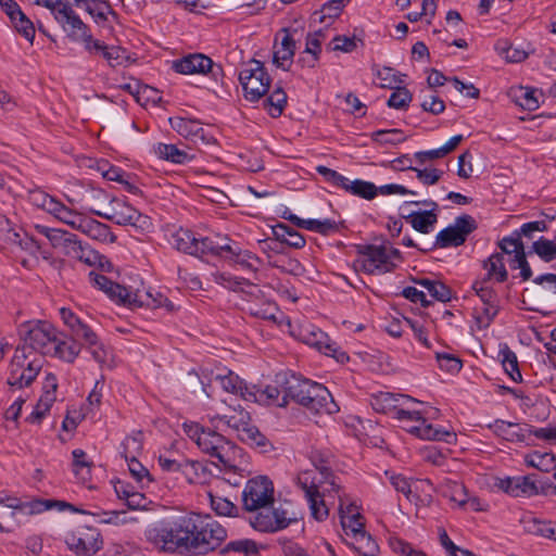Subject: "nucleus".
<instances>
[{
    "mask_svg": "<svg viewBox=\"0 0 556 556\" xmlns=\"http://www.w3.org/2000/svg\"><path fill=\"white\" fill-rule=\"evenodd\" d=\"M59 14H62L61 18H70L72 21L70 29L79 34L81 40L85 42L86 50L90 53L101 55L111 67L121 66L128 60L127 52L124 48L108 46L103 41L93 39L89 27L73 10L63 9Z\"/></svg>",
    "mask_w": 556,
    "mask_h": 556,
    "instance_id": "obj_4",
    "label": "nucleus"
},
{
    "mask_svg": "<svg viewBox=\"0 0 556 556\" xmlns=\"http://www.w3.org/2000/svg\"><path fill=\"white\" fill-rule=\"evenodd\" d=\"M497 247L501 249L500 253L507 254V255H518L519 253H522L526 251V247L518 237V233L513 231L509 236H506L502 238L497 242Z\"/></svg>",
    "mask_w": 556,
    "mask_h": 556,
    "instance_id": "obj_57",
    "label": "nucleus"
},
{
    "mask_svg": "<svg viewBox=\"0 0 556 556\" xmlns=\"http://www.w3.org/2000/svg\"><path fill=\"white\" fill-rule=\"evenodd\" d=\"M452 500L457 502L458 505L462 507L465 505H469V507L473 511L483 510L480 500L478 497H468L467 490L463 484L456 483L453 486Z\"/></svg>",
    "mask_w": 556,
    "mask_h": 556,
    "instance_id": "obj_59",
    "label": "nucleus"
},
{
    "mask_svg": "<svg viewBox=\"0 0 556 556\" xmlns=\"http://www.w3.org/2000/svg\"><path fill=\"white\" fill-rule=\"evenodd\" d=\"M42 367L41 357H35L25 364L24 370L18 376V382L14 381L17 384V389H22L24 387H28L31 382L37 378L39 371Z\"/></svg>",
    "mask_w": 556,
    "mask_h": 556,
    "instance_id": "obj_55",
    "label": "nucleus"
},
{
    "mask_svg": "<svg viewBox=\"0 0 556 556\" xmlns=\"http://www.w3.org/2000/svg\"><path fill=\"white\" fill-rule=\"evenodd\" d=\"M528 253H534L544 263H551L556 260V239L549 240L545 237H540L532 243Z\"/></svg>",
    "mask_w": 556,
    "mask_h": 556,
    "instance_id": "obj_45",
    "label": "nucleus"
},
{
    "mask_svg": "<svg viewBox=\"0 0 556 556\" xmlns=\"http://www.w3.org/2000/svg\"><path fill=\"white\" fill-rule=\"evenodd\" d=\"M228 445L229 441L224 435L210 428H206L202 437L198 438V447L224 465L227 464L224 452Z\"/></svg>",
    "mask_w": 556,
    "mask_h": 556,
    "instance_id": "obj_22",
    "label": "nucleus"
},
{
    "mask_svg": "<svg viewBox=\"0 0 556 556\" xmlns=\"http://www.w3.org/2000/svg\"><path fill=\"white\" fill-rule=\"evenodd\" d=\"M73 455V471L76 477L81 481H87L91 477L92 463L87 459V454L80 448L72 452Z\"/></svg>",
    "mask_w": 556,
    "mask_h": 556,
    "instance_id": "obj_49",
    "label": "nucleus"
},
{
    "mask_svg": "<svg viewBox=\"0 0 556 556\" xmlns=\"http://www.w3.org/2000/svg\"><path fill=\"white\" fill-rule=\"evenodd\" d=\"M478 228L476 219L469 214L457 216L453 225L447 226L438 232L435 241L430 248H420L422 252L433 251L438 248L446 249L463 245L467 237Z\"/></svg>",
    "mask_w": 556,
    "mask_h": 556,
    "instance_id": "obj_6",
    "label": "nucleus"
},
{
    "mask_svg": "<svg viewBox=\"0 0 556 556\" xmlns=\"http://www.w3.org/2000/svg\"><path fill=\"white\" fill-rule=\"evenodd\" d=\"M283 36L280 45H274L273 62L283 71H288L295 53V40L287 28L282 29Z\"/></svg>",
    "mask_w": 556,
    "mask_h": 556,
    "instance_id": "obj_27",
    "label": "nucleus"
},
{
    "mask_svg": "<svg viewBox=\"0 0 556 556\" xmlns=\"http://www.w3.org/2000/svg\"><path fill=\"white\" fill-rule=\"evenodd\" d=\"M353 538L355 543L351 544L353 549L362 556H376L379 553V546L372 536L365 530L364 523L353 526Z\"/></svg>",
    "mask_w": 556,
    "mask_h": 556,
    "instance_id": "obj_30",
    "label": "nucleus"
},
{
    "mask_svg": "<svg viewBox=\"0 0 556 556\" xmlns=\"http://www.w3.org/2000/svg\"><path fill=\"white\" fill-rule=\"evenodd\" d=\"M28 358H30V352L27 353V346L17 345L9 367V378L7 381L9 386L17 388V384L14 381L18 382V376L24 370Z\"/></svg>",
    "mask_w": 556,
    "mask_h": 556,
    "instance_id": "obj_37",
    "label": "nucleus"
},
{
    "mask_svg": "<svg viewBox=\"0 0 556 556\" xmlns=\"http://www.w3.org/2000/svg\"><path fill=\"white\" fill-rule=\"evenodd\" d=\"M282 392L277 386H267L265 389H258L256 386H251L250 392L244 393V401L260 404L279 403V395Z\"/></svg>",
    "mask_w": 556,
    "mask_h": 556,
    "instance_id": "obj_34",
    "label": "nucleus"
},
{
    "mask_svg": "<svg viewBox=\"0 0 556 556\" xmlns=\"http://www.w3.org/2000/svg\"><path fill=\"white\" fill-rule=\"evenodd\" d=\"M490 281L482 279L472 285V289L483 303L482 313L477 317L480 328H488L498 313V296L495 290L489 285Z\"/></svg>",
    "mask_w": 556,
    "mask_h": 556,
    "instance_id": "obj_16",
    "label": "nucleus"
},
{
    "mask_svg": "<svg viewBox=\"0 0 556 556\" xmlns=\"http://www.w3.org/2000/svg\"><path fill=\"white\" fill-rule=\"evenodd\" d=\"M274 485L266 476H258L250 479L242 492L243 507L248 511H254L273 504Z\"/></svg>",
    "mask_w": 556,
    "mask_h": 556,
    "instance_id": "obj_9",
    "label": "nucleus"
},
{
    "mask_svg": "<svg viewBox=\"0 0 556 556\" xmlns=\"http://www.w3.org/2000/svg\"><path fill=\"white\" fill-rule=\"evenodd\" d=\"M276 382L282 388L283 396L278 406L285 407L289 400L300 404L304 401L305 394L309 393V388L314 381L302 378L295 374H279L276 376Z\"/></svg>",
    "mask_w": 556,
    "mask_h": 556,
    "instance_id": "obj_15",
    "label": "nucleus"
},
{
    "mask_svg": "<svg viewBox=\"0 0 556 556\" xmlns=\"http://www.w3.org/2000/svg\"><path fill=\"white\" fill-rule=\"evenodd\" d=\"M405 402L417 403L418 401L408 395L392 394L386 392L374 396V399L371 400V406L376 412L379 413L387 414L391 410L395 413L399 407V403L402 405Z\"/></svg>",
    "mask_w": 556,
    "mask_h": 556,
    "instance_id": "obj_31",
    "label": "nucleus"
},
{
    "mask_svg": "<svg viewBox=\"0 0 556 556\" xmlns=\"http://www.w3.org/2000/svg\"><path fill=\"white\" fill-rule=\"evenodd\" d=\"M155 152L161 159L175 164H186L194 159V155H189L185 150L169 143H157Z\"/></svg>",
    "mask_w": 556,
    "mask_h": 556,
    "instance_id": "obj_42",
    "label": "nucleus"
},
{
    "mask_svg": "<svg viewBox=\"0 0 556 556\" xmlns=\"http://www.w3.org/2000/svg\"><path fill=\"white\" fill-rule=\"evenodd\" d=\"M0 505L12 509V510L7 511V515H8L7 523L0 522V532L11 533L17 527V521L15 518V510L16 509H20V510L25 509V505L23 502L20 501V498L15 497V496L2 495L1 492H0Z\"/></svg>",
    "mask_w": 556,
    "mask_h": 556,
    "instance_id": "obj_36",
    "label": "nucleus"
},
{
    "mask_svg": "<svg viewBox=\"0 0 556 556\" xmlns=\"http://www.w3.org/2000/svg\"><path fill=\"white\" fill-rule=\"evenodd\" d=\"M509 96L513 101L523 110L534 111L540 106L539 100L535 97V90L529 87L520 86L518 88H513L509 91Z\"/></svg>",
    "mask_w": 556,
    "mask_h": 556,
    "instance_id": "obj_44",
    "label": "nucleus"
},
{
    "mask_svg": "<svg viewBox=\"0 0 556 556\" xmlns=\"http://www.w3.org/2000/svg\"><path fill=\"white\" fill-rule=\"evenodd\" d=\"M197 245L198 252L194 254L197 257L204 255L218 256L250 271H256L262 263L256 254L242 249L239 242L227 235L215 233L207 237H197Z\"/></svg>",
    "mask_w": 556,
    "mask_h": 556,
    "instance_id": "obj_2",
    "label": "nucleus"
},
{
    "mask_svg": "<svg viewBox=\"0 0 556 556\" xmlns=\"http://www.w3.org/2000/svg\"><path fill=\"white\" fill-rule=\"evenodd\" d=\"M78 8H84L98 25H104L108 16L114 20L118 18V14L112 9L108 0H74Z\"/></svg>",
    "mask_w": 556,
    "mask_h": 556,
    "instance_id": "obj_28",
    "label": "nucleus"
},
{
    "mask_svg": "<svg viewBox=\"0 0 556 556\" xmlns=\"http://www.w3.org/2000/svg\"><path fill=\"white\" fill-rule=\"evenodd\" d=\"M287 104V94L281 87H277L263 102V108L271 117H279Z\"/></svg>",
    "mask_w": 556,
    "mask_h": 556,
    "instance_id": "obj_47",
    "label": "nucleus"
},
{
    "mask_svg": "<svg viewBox=\"0 0 556 556\" xmlns=\"http://www.w3.org/2000/svg\"><path fill=\"white\" fill-rule=\"evenodd\" d=\"M528 252L525 251L518 255H514L509 258L508 263L511 269H520L519 277L522 281H528L532 278L533 271L528 262Z\"/></svg>",
    "mask_w": 556,
    "mask_h": 556,
    "instance_id": "obj_62",
    "label": "nucleus"
},
{
    "mask_svg": "<svg viewBox=\"0 0 556 556\" xmlns=\"http://www.w3.org/2000/svg\"><path fill=\"white\" fill-rule=\"evenodd\" d=\"M157 463L162 470L166 472H181L184 475H187L188 468H194L197 465L195 462L189 460L187 458L174 459L165 455H160Z\"/></svg>",
    "mask_w": 556,
    "mask_h": 556,
    "instance_id": "obj_54",
    "label": "nucleus"
},
{
    "mask_svg": "<svg viewBox=\"0 0 556 556\" xmlns=\"http://www.w3.org/2000/svg\"><path fill=\"white\" fill-rule=\"evenodd\" d=\"M36 229L39 233L43 235L54 248L61 249L63 254H65V251L76 236L66 230L54 229L42 225H37Z\"/></svg>",
    "mask_w": 556,
    "mask_h": 556,
    "instance_id": "obj_35",
    "label": "nucleus"
},
{
    "mask_svg": "<svg viewBox=\"0 0 556 556\" xmlns=\"http://www.w3.org/2000/svg\"><path fill=\"white\" fill-rule=\"evenodd\" d=\"M51 349L50 354L67 363H73L80 352V345L74 339L67 342L59 337H56Z\"/></svg>",
    "mask_w": 556,
    "mask_h": 556,
    "instance_id": "obj_41",
    "label": "nucleus"
},
{
    "mask_svg": "<svg viewBox=\"0 0 556 556\" xmlns=\"http://www.w3.org/2000/svg\"><path fill=\"white\" fill-rule=\"evenodd\" d=\"M316 172L332 187L342 189L354 197L368 201L377 197V186L374 182L363 179L350 180L339 172L324 165H318Z\"/></svg>",
    "mask_w": 556,
    "mask_h": 556,
    "instance_id": "obj_8",
    "label": "nucleus"
},
{
    "mask_svg": "<svg viewBox=\"0 0 556 556\" xmlns=\"http://www.w3.org/2000/svg\"><path fill=\"white\" fill-rule=\"evenodd\" d=\"M495 485L514 497H532L536 495V481L531 475L498 479Z\"/></svg>",
    "mask_w": 556,
    "mask_h": 556,
    "instance_id": "obj_20",
    "label": "nucleus"
},
{
    "mask_svg": "<svg viewBox=\"0 0 556 556\" xmlns=\"http://www.w3.org/2000/svg\"><path fill=\"white\" fill-rule=\"evenodd\" d=\"M498 357L501 358L505 372L510 377V379L515 382H521L522 375L519 369L516 353L507 344H503L501 345Z\"/></svg>",
    "mask_w": 556,
    "mask_h": 556,
    "instance_id": "obj_38",
    "label": "nucleus"
},
{
    "mask_svg": "<svg viewBox=\"0 0 556 556\" xmlns=\"http://www.w3.org/2000/svg\"><path fill=\"white\" fill-rule=\"evenodd\" d=\"M144 535L152 544L161 545L164 552L207 554L219 547L227 531L211 517L191 514L154 522L146 529Z\"/></svg>",
    "mask_w": 556,
    "mask_h": 556,
    "instance_id": "obj_1",
    "label": "nucleus"
},
{
    "mask_svg": "<svg viewBox=\"0 0 556 556\" xmlns=\"http://www.w3.org/2000/svg\"><path fill=\"white\" fill-rule=\"evenodd\" d=\"M413 99L412 93L405 87H396L387 102L389 108L402 110L409 105Z\"/></svg>",
    "mask_w": 556,
    "mask_h": 556,
    "instance_id": "obj_63",
    "label": "nucleus"
},
{
    "mask_svg": "<svg viewBox=\"0 0 556 556\" xmlns=\"http://www.w3.org/2000/svg\"><path fill=\"white\" fill-rule=\"evenodd\" d=\"M239 81L243 89L244 99L256 102L268 92L271 78L263 62L251 59L240 71Z\"/></svg>",
    "mask_w": 556,
    "mask_h": 556,
    "instance_id": "obj_5",
    "label": "nucleus"
},
{
    "mask_svg": "<svg viewBox=\"0 0 556 556\" xmlns=\"http://www.w3.org/2000/svg\"><path fill=\"white\" fill-rule=\"evenodd\" d=\"M90 283L103 291L112 301L126 306L130 290L96 271L89 273Z\"/></svg>",
    "mask_w": 556,
    "mask_h": 556,
    "instance_id": "obj_23",
    "label": "nucleus"
},
{
    "mask_svg": "<svg viewBox=\"0 0 556 556\" xmlns=\"http://www.w3.org/2000/svg\"><path fill=\"white\" fill-rule=\"evenodd\" d=\"M357 253L364 258L358 261L361 269L369 275H381L394 269L391 255L383 245L363 244L357 247Z\"/></svg>",
    "mask_w": 556,
    "mask_h": 556,
    "instance_id": "obj_12",
    "label": "nucleus"
},
{
    "mask_svg": "<svg viewBox=\"0 0 556 556\" xmlns=\"http://www.w3.org/2000/svg\"><path fill=\"white\" fill-rule=\"evenodd\" d=\"M93 200H109L111 204L115 203L108 212H102L96 208H88V211L103 219L110 220L119 226H131L135 229L144 232L149 231L152 227L151 218L128 205L125 202L118 201L116 198H110L103 190L93 189L91 191Z\"/></svg>",
    "mask_w": 556,
    "mask_h": 556,
    "instance_id": "obj_3",
    "label": "nucleus"
},
{
    "mask_svg": "<svg viewBox=\"0 0 556 556\" xmlns=\"http://www.w3.org/2000/svg\"><path fill=\"white\" fill-rule=\"evenodd\" d=\"M298 485L304 491L305 497L308 501L312 516L318 520L323 521L328 517V508L325 505L321 494L318 491L316 484L308 483V478L306 473L304 476H299Z\"/></svg>",
    "mask_w": 556,
    "mask_h": 556,
    "instance_id": "obj_24",
    "label": "nucleus"
},
{
    "mask_svg": "<svg viewBox=\"0 0 556 556\" xmlns=\"http://www.w3.org/2000/svg\"><path fill=\"white\" fill-rule=\"evenodd\" d=\"M238 438L243 443L258 448L261 453H267L274 448L268 439L253 425L243 429V432Z\"/></svg>",
    "mask_w": 556,
    "mask_h": 556,
    "instance_id": "obj_39",
    "label": "nucleus"
},
{
    "mask_svg": "<svg viewBox=\"0 0 556 556\" xmlns=\"http://www.w3.org/2000/svg\"><path fill=\"white\" fill-rule=\"evenodd\" d=\"M68 257L76 258L87 265H99L104 268L105 265L109 267L111 263L108 258L100 255L97 251L90 249L88 245H84L80 240H78L77 236L72 240L68 249L65 251V254Z\"/></svg>",
    "mask_w": 556,
    "mask_h": 556,
    "instance_id": "obj_26",
    "label": "nucleus"
},
{
    "mask_svg": "<svg viewBox=\"0 0 556 556\" xmlns=\"http://www.w3.org/2000/svg\"><path fill=\"white\" fill-rule=\"evenodd\" d=\"M229 428L236 430L238 435L243 432V429H247L251 425V416L250 413L244 410L243 408L239 410H233L232 415H224L219 417Z\"/></svg>",
    "mask_w": 556,
    "mask_h": 556,
    "instance_id": "obj_53",
    "label": "nucleus"
},
{
    "mask_svg": "<svg viewBox=\"0 0 556 556\" xmlns=\"http://www.w3.org/2000/svg\"><path fill=\"white\" fill-rule=\"evenodd\" d=\"M126 302V306L130 308L146 306L149 308L164 307L167 312L175 311L174 303L161 291L153 288L130 290Z\"/></svg>",
    "mask_w": 556,
    "mask_h": 556,
    "instance_id": "obj_18",
    "label": "nucleus"
},
{
    "mask_svg": "<svg viewBox=\"0 0 556 556\" xmlns=\"http://www.w3.org/2000/svg\"><path fill=\"white\" fill-rule=\"evenodd\" d=\"M351 0H329L327 1L319 11L314 12V16H318L319 23H326L327 20L330 23L339 17L342 10Z\"/></svg>",
    "mask_w": 556,
    "mask_h": 556,
    "instance_id": "obj_50",
    "label": "nucleus"
},
{
    "mask_svg": "<svg viewBox=\"0 0 556 556\" xmlns=\"http://www.w3.org/2000/svg\"><path fill=\"white\" fill-rule=\"evenodd\" d=\"M10 23L21 36L33 45L36 34L35 26L23 11L14 16V20H10Z\"/></svg>",
    "mask_w": 556,
    "mask_h": 556,
    "instance_id": "obj_56",
    "label": "nucleus"
},
{
    "mask_svg": "<svg viewBox=\"0 0 556 556\" xmlns=\"http://www.w3.org/2000/svg\"><path fill=\"white\" fill-rule=\"evenodd\" d=\"M80 231L100 242L113 243L116 241V236L111 231V227L93 218H85Z\"/></svg>",
    "mask_w": 556,
    "mask_h": 556,
    "instance_id": "obj_32",
    "label": "nucleus"
},
{
    "mask_svg": "<svg viewBox=\"0 0 556 556\" xmlns=\"http://www.w3.org/2000/svg\"><path fill=\"white\" fill-rule=\"evenodd\" d=\"M65 543L79 556H91L102 547L99 530L87 526L66 533Z\"/></svg>",
    "mask_w": 556,
    "mask_h": 556,
    "instance_id": "obj_13",
    "label": "nucleus"
},
{
    "mask_svg": "<svg viewBox=\"0 0 556 556\" xmlns=\"http://www.w3.org/2000/svg\"><path fill=\"white\" fill-rule=\"evenodd\" d=\"M528 532L556 541V522L533 518L526 523Z\"/></svg>",
    "mask_w": 556,
    "mask_h": 556,
    "instance_id": "obj_51",
    "label": "nucleus"
},
{
    "mask_svg": "<svg viewBox=\"0 0 556 556\" xmlns=\"http://www.w3.org/2000/svg\"><path fill=\"white\" fill-rule=\"evenodd\" d=\"M526 464L541 471L548 472L555 468L556 457L553 453L533 452L526 456Z\"/></svg>",
    "mask_w": 556,
    "mask_h": 556,
    "instance_id": "obj_52",
    "label": "nucleus"
},
{
    "mask_svg": "<svg viewBox=\"0 0 556 556\" xmlns=\"http://www.w3.org/2000/svg\"><path fill=\"white\" fill-rule=\"evenodd\" d=\"M222 388L230 393L239 394L244 400V393L250 392L251 386H248L238 375L229 371L227 375H218Z\"/></svg>",
    "mask_w": 556,
    "mask_h": 556,
    "instance_id": "obj_48",
    "label": "nucleus"
},
{
    "mask_svg": "<svg viewBox=\"0 0 556 556\" xmlns=\"http://www.w3.org/2000/svg\"><path fill=\"white\" fill-rule=\"evenodd\" d=\"M483 268L486 269V279L490 281L494 278L497 282H504L508 278V271L504 264L503 253L495 252L491 254L484 262Z\"/></svg>",
    "mask_w": 556,
    "mask_h": 556,
    "instance_id": "obj_33",
    "label": "nucleus"
},
{
    "mask_svg": "<svg viewBox=\"0 0 556 556\" xmlns=\"http://www.w3.org/2000/svg\"><path fill=\"white\" fill-rule=\"evenodd\" d=\"M172 128L180 136L197 141L207 142L205 131L201 124L195 119L175 116L169 118Z\"/></svg>",
    "mask_w": 556,
    "mask_h": 556,
    "instance_id": "obj_29",
    "label": "nucleus"
},
{
    "mask_svg": "<svg viewBox=\"0 0 556 556\" xmlns=\"http://www.w3.org/2000/svg\"><path fill=\"white\" fill-rule=\"evenodd\" d=\"M301 405L314 414L330 415L339 412V406L334 402L329 390L318 382L312 383L309 393L305 394L304 401Z\"/></svg>",
    "mask_w": 556,
    "mask_h": 556,
    "instance_id": "obj_17",
    "label": "nucleus"
},
{
    "mask_svg": "<svg viewBox=\"0 0 556 556\" xmlns=\"http://www.w3.org/2000/svg\"><path fill=\"white\" fill-rule=\"evenodd\" d=\"M279 520H275V517H273V513H258L255 515V517L251 520V526L261 532H277L279 531Z\"/></svg>",
    "mask_w": 556,
    "mask_h": 556,
    "instance_id": "obj_61",
    "label": "nucleus"
},
{
    "mask_svg": "<svg viewBox=\"0 0 556 556\" xmlns=\"http://www.w3.org/2000/svg\"><path fill=\"white\" fill-rule=\"evenodd\" d=\"M300 339L307 345L317 349L327 356L336 358L340 363L349 361V355L342 351L329 336L313 325L302 326Z\"/></svg>",
    "mask_w": 556,
    "mask_h": 556,
    "instance_id": "obj_14",
    "label": "nucleus"
},
{
    "mask_svg": "<svg viewBox=\"0 0 556 556\" xmlns=\"http://www.w3.org/2000/svg\"><path fill=\"white\" fill-rule=\"evenodd\" d=\"M371 138L375 142L380 144H399L406 140V137L403 135V131L397 128L393 129H380L372 132Z\"/></svg>",
    "mask_w": 556,
    "mask_h": 556,
    "instance_id": "obj_58",
    "label": "nucleus"
},
{
    "mask_svg": "<svg viewBox=\"0 0 556 556\" xmlns=\"http://www.w3.org/2000/svg\"><path fill=\"white\" fill-rule=\"evenodd\" d=\"M435 359L441 369L452 374L458 372L463 367L460 358L453 354L437 352Z\"/></svg>",
    "mask_w": 556,
    "mask_h": 556,
    "instance_id": "obj_64",
    "label": "nucleus"
},
{
    "mask_svg": "<svg viewBox=\"0 0 556 556\" xmlns=\"http://www.w3.org/2000/svg\"><path fill=\"white\" fill-rule=\"evenodd\" d=\"M142 433L139 431L132 435H128L122 443V455L125 459L136 458L142 451Z\"/></svg>",
    "mask_w": 556,
    "mask_h": 556,
    "instance_id": "obj_60",
    "label": "nucleus"
},
{
    "mask_svg": "<svg viewBox=\"0 0 556 556\" xmlns=\"http://www.w3.org/2000/svg\"><path fill=\"white\" fill-rule=\"evenodd\" d=\"M60 316L64 324L70 328L75 338L84 339L89 346L98 344V337L91 328L84 324L70 308H60Z\"/></svg>",
    "mask_w": 556,
    "mask_h": 556,
    "instance_id": "obj_25",
    "label": "nucleus"
},
{
    "mask_svg": "<svg viewBox=\"0 0 556 556\" xmlns=\"http://www.w3.org/2000/svg\"><path fill=\"white\" fill-rule=\"evenodd\" d=\"M20 336L24 342L22 345L27 346V353L30 352V356L35 352L41 355L50 354L58 337L55 328L48 321L28 323L20 330Z\"/></svg>",
    "mask_w": 556,
    "mask_h": 556,
    "instance_id": "obj_7",
    "label": "nucleus"
},
{
    "mask_svg": "<svg viewBox=\"0 0 556 556\" xmlns=\"http://www.w3.org/2000/svg\"><path fill=\"white\" fill-rule=\"evenodd\" d=\"M268 265L292 276H302L305 271L296 258H291L286 253L279 256L268 255Z\"/></svg>",
    "mask_w": 556,
    "mask_h": 556,
    "instance_id": "obj_40",
    "label": "nucleus"
},
{
    "mask_svg": "<svg viewBox=\"0 0 556 556\" xmlns=\"http://www.w3.org/2000/svg\"><path fill=\"white\" fill-rule=\"evenodd\" d=\"M488 428L498 438L506 440L511 443H527L531 444L530 431L532 426L528 424H517L496 419L494 422L489 424Z\"/></svg>",
    "mask_w": 556,
    "mask_h": 556,
    "instance_id": "obj_19",
    "label": "nucleus"
},
{
    "mask_svg": "<svg viewBox=\"0 0 556 556\" xmlns=\"http://www.w3.org/2000/svg\"><path fill=\"white\" fill-rule=\"evenodd\" d=\"M394 417L399 420L420 421V425L413 427L410 432L415 433L422 440L443 441L446 443H452L456 440L455 432L442 428H435L431 424H428L422 413L419 410L397 407Z\"/></svg>",
    "mask_w": 556,
    "mask_h": 556,
    "instance_id": "obj_10",
    "label": "nucleus"
},
{
    "mask_svg": "<svg viewBox=\"0 0 556 556\" xmlns=\"http://www.w3.org/2000/svg\"><path fill=\"white\" fill-rule=\"evenodd\" d=\"M413 204L430 205L431 210L412 212L408 215H402L413 227L414 230L420 233H429L432 231L433 226L438 222V214L435 213L438 204L434 201H414Z\"/></svg>",
    "mask_w": 556,
    "mask_h": 556,
    "instance_id": "obj_21",
    "label": "nucleus"
},
{
    "mask_svg": "<svg viewBox=\"0 0 556 556\" xmlns=\"http://www.w3.org/2000/svg\"><path fill=\"white\" fill-rule=\"evenodd\" d=\"M417 285L427 289L429 294L440 302H448L452 299V290L443 282L419 278L414 280Z\"/></svg>",
    "mask_w": 556,
    "mask_h": 556,
    "instance_id": "obj_46",
    "label": "nucleus"
},
{
    "mask_svg": "<svg viewBox=\"0 0 556 556\" xmlns=\"http://www.w3.org/2000/svg\"><path fill=\"white\" fill-rule=\"evenodd\" d=\"M172 68L179 74H210L217 84L224 76L220 64H215L213 60L202 53L188 54L172 63Z\"/></svg>",
    "mask_w": 556,
    "mask_h": 556,
    "instance_id": "obj_11",
    "label": "nucleus"
},
{
    "mask_svg": "<svg viewBox=\"0 0 556 556\" xmlns=\"http://www.w3.org/2000/svg\"><path fill=\"white\" fill-rule=\"evenodd\" d=\"M173 245L178 251L192 256L198 252L197 237L189 229L180 228L173 233Z\"/></svg>",
    "mask_w": 556,
    "mask_h": 556,
    "instance_id": "obj_43",
    "label": "nucleus"
}]
</instances>
